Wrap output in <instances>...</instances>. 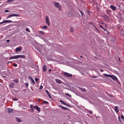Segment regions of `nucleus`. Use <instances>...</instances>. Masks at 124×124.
Returning <instances> with one entry per match:
<instances>
[{
  "label": "nucleus",
  "mask_w": 124,
  "mask_h": 124,
  "mask_svg": "<svg viewBox=\"0 0 124 124\" xmlns=\"http://www.w3.org/2000/svg\"><path fill=\"white\" fill-rule=\"evenodd\" d=\"M99 27H100V28H101L102 29H103V30H105V28H104L102 25H99Z\"/></svg>",
  "instance_id": "33"
},
{
  "label": "nucleus",
  "mask_w": 124,
  "mask_h": 124,
  "mask_svg": "<svg viewBox=\"0 0 124 124\" xmlns=\"http://www.w3.org/2000/svg\"><path fill=\"white\" fill-rule=\"evenodd\" d=\"M100 71L101 72H104V70L103 69H100Z\"/></svg>",
  "instance_id": "48"
},
{
  "label": "nucleus",
  "mask_w": 124,
  "mask_h": 124,
  "mask_svg": "<svg viewBox=\"0 0 124 124\" xmlns=\"http://www.w3.org/2000/svg\"><path fill=\"white\" fill-rule=\"evenodd\" d=\"M43 104H49V102L46 101H43Z\"/></svg>",
  "instance_id": "32"
},
{
  "label": "nucleus",
  "mask_w": 124,
  "mask_h": 124,
  "mask_svg": "<svg viewBox=\"0 0 124 124\" xmlns=\"http://www.w3.org/2000/svg\"><path fill=\"white\" fill-rule=\"evenodd\" d=\"M67 117H68V118H69V117H70V116H67Z\"/></svg>",
  "instance_id": "54"
},
{
  "label": "nucleus",
  "mask_w": 124,
  "mask_h": 124,
  "mask_svg": "<svg viewBox=\"0 0 124 124\" xmlns=\"http://www.w3.org/2000/svg\"><path fill=\"white\" fill-rule=\"evenodd\" d=\"M104 76L105 77H108V78H111L114 81H116V80H117V79H118V78L115 76L112 75H108L107 74H104Z\"/></svg>",
  "instance_id": "1"
},
{
  "label": "nucleus",
  "mask_w": 124,
  "mask_h": 124,
  "mask_svg": "<svg viewBox=\"0 0 124 124\" xmlns=\"http://www.w3.org/2000/svg\"><path fill=\"white\" fill-rule=\"evenodd\" d=\"M63 75L65 77H69V78H71V77H72V74L68 73H66V72H64L63 73Z\"/></svg>",
  "instance_id": "6"
},
{
  "label": "nucleus",
  "mask_w": 124,
  "mask_h": 124,
  "mask_svg": "<svg viewBox=\"0 0 124 124\" xmlns=\"http://www.w3.org/2000/svg\"><path fill=\"white\" fill-rule=\"evenodd\" d=\"M95 29L97 30L98 32H99V30L97 29L96 27H94Z\"/></svg>",
  "instance_id": "46"
},
{
  "label": "nucleus",
  "mask_w": 124,
  "mask_h": 124,
  "mask_svg": "<svg viewBox=\"0 0 124 124\" xmlns=\"http://www.w3.org/2000/svg\"><path fill=\"white\" fill-rule=\"evenodd\" d=\"M13 101H17L18 100V99L16 98H14L13 99Z\"/></svg>",
  "instance_id": "36"
},
{
  "label": "nucleus",
  "mask_w": 124,
  "mask_h": 124,
  "mask_svg": "<svg viewBox=\"0 0 124 124\" xmlns=\"http://www.w3.org/2000/svg\"><path fill=\"white\" fill-rule=\"evenodd\" d=\"M65 106H66L67 107H69V108H71L72 107L71 105H70L67 104H66V105H65Z\"/></svg>",
  "instance_id": "35"
},
{
  "label": "nucleus",
  "mask_w": 124,
  "mask_h": 124,
  "mask_svg": "<svg viewBox=\"0 0 124 124\" xmlns=\"http://www.w3.org/2000/svg\"><path fill=\"white\" fill-rule=\"evenodd\" d=\"M90 24H91V25H93V22H91Z\"/></svg>",
  "instance_id": "51"
},
{
  "label": "nucleus",
  "mask_w": 124,
  "mask_h": 124,
  "mask_svg": "<svg viewBox=\"0 0 124 124\" xmlns=\"http://www.w3.org/2000/svg\"><path fill=\"white\" fill-rule=\"evenodd\" d=\"M118 119H119V121L120 122H121V120H120V116L118 117Z\"/></svg>",
  "instance_id": "49"
},
{
  "label": "nucleus",
  "mask_w": 124,
  "mask_h": 124,
  "mask_svg": "<svg viewBox=\"0 0 124 124\" xmlns=\"http://www.w3.org/2000/svg\"><path fill=\"white\" fill-rule=\"evenodd\" d=\"M115 111L117 113H118L119 109H118V107L117 106L115 107Z\"/></svg>",
  "instance_id": "19"
},
{
  "label": "nucleus",
  "mask_w": 124,
  "mask_h": 124,
  "mask_svg": "<svg viewBox=\"0 0 124 124\" xmlns=\"http://www.w3.org/2000/svg\"><path fill=\"white\" fill-rule=\"evenodd\" d=\"M110 8L111 9H112L113 11H115L117 9V7L113 6V5H110Z\"/></svg>",
  "instance_id": "11"
},
{
  "label": "nucleus",
  "mask_w": 124,
  "mask_h": 124,
  "mask_svg": "<svg viewBox=\"0 0 124 124\" xmlns=\"http://www.w3.org/2000/svg\"><path fill=\"white\" fill-rule=\"evenodd\" d=\"M43 89V86H42V85H41L40 87V90H42Z\"/></svg>",
  "instance_id": "39"
},
{
  "label": "nucleus",
  "mask_w": 124,
  "mask_h": 124,
  "mask_svg": "<svg viewBox=\"0 0 124 124\" xmlns=\"http://www.w3.org/2000/svg\"><path fill=\"white\" fill-rule=\"evenodd\" d=\"M39 33L42 35H44V34H45V32H44L42 31H39Z\"/></svg>",
  "instance_id": "25"
},
{
  "label": "nucleus",
  "mask_w": 124,
  "mask_h": 124,
  "mask_svg": "<svg viewBox=\"0 0 124 124\" xmlns=\"http://www.w3.org/2000/svg\"><path fill=\"white\" fill-rule=\"evenodd\" d=\"M104 17L105 18V19L106 20V21H108L109 19V17L108 16H107V15H105L104 16Z\"/></svg>",
  "instance_id": "12"
},
{
  "label": "nucleus",
  "mask_w": 124,
  "mask_h": 124,
  "mask_svg": "<svg viewBox=\"0 0 124 124\" xmlns=\"http://www.w3.org/2000/svg\"><path fill=\"white\" fill-rule=\"evenodd\" d=\"M30 108H31V112H33L34 111V109H33V107L32 105H30Z\"/></svg>",
  "instance_id": "15"
},
{
  "label": "nucleus",
  "mask_w": 124,
  "mask_h": 124,
  "mask_svg": "<svg viewBox=\"0 0 124 124\" xmlns=\"http://www.w3.org/2000/svg\"><path fill=\"white\" fill-rule=\"evenodd\" d=\"M80 90L83 91V92H85L86 91V89H82V88H80Z\"/></svg>",
  "instance_id": "42"
},
{
  "label": "nucleus",
  "mask_w": 124,
  "mask_h": 124,
  "mask_svg": "<svg viewBox=\"0 0 124 124\" xmlns=\"http://www.w3.org/2000/svg\"><path fill=\"white\" fill-rule=\"evenodd\" d=\"M13 82L16 83H18V82H19V80H18V79H15L13 80Z\"/></svg>",
  "instance_id": "22"
},
{
  "label": "nucleus",
  "mask_w": 124,
  "mask_h": 124,
  "mask_svg": "<svg viewBox=\"0 0 124 124\" xmlns=\"http://www.w3.org/2000/svg\"><path fill=\"white\" fill-rule=\"evenodd\" d=\"M80 57L81 58H83V57H82V56H80Z\"/></svg>",
  "instance_id": "53"
},
{
  "label": "nucleus",
  "mask_w": 124,
  "mask_h": 124,
  "mask_svg": "<svg viewBox=\"0 0 124 124\" xmlns=\"http://www.w3.org/2000/svg\"><path fill=\"white\" fill-rule=\"evenodd\" d=\"M93 78H97V77L93 76Z\"/></svg>",
  "instance_id": "50"
},
{
  "label": "nucleus",
  "mask_w": 124,
  "mask_h": 124,
  "mask_svg": "<svg viewBox=\"0 0 124 124\" xmlns=\"http://www.w3.org/2000/svg\"><path fill=\"white\" fill-rule=\"evenodd\" d=\"M21 47H16V52H20L21 51Z\"/></svg>",
  "instance_id": "16"
},
{
  "label": "nucleus",
  "mask_w": 124,
  "mask_h": 124,
  "mask_svg": "<svg viewBox=\"0 0 124 124\" xmlns=\"http://www.w3.org/2000/svg\"><path fill=\"white\" fill-rule=\"evenodd\" d=\"M26 31L28 32H31V31L30 30V29H29L28 28H27L26 29Z\"/></svg>",
  "instance_id": "27"
},
{
  "label": "nucleus",
  "mask_w": 124,
  "mask_h": 124,
  "mask_svg": "<svg viewBox=\"0 0 124 124\" xmlns=\"http://www.w3.org/2000/svg\"><path fill=\"white\" fill-rule=\"evenodd\" d=\"M13 21L11 20H4L2 22H0V25H2L4 23H13Z\"/></svg>",
  "instance_id": "4"
},
{
  "label": "nucleus",
  "mask_w": 124,
  "mask_h": 124,
  "mask_svg": "<svg viewBox=\"0 0 124 124\" xmlns=\"http://www.w3.org/2000/svg\"><path fill=\"white\" fill-rule=\"evenodd\" d=\"M106 12H107V14L109 15V13L110 12V10H106Z\"/></svg>",
  "instance_id": "28"
},
{
  "label": "nucleus",
  "mask_w": 124,
  "mask_h": 124,
  "mask_svg": "<svg viewBox=\"0 0 124 124\" xmlns=\"http://www.w3.org/2000/svg\"><path fill=\"white\" fill-rule=\"evenodd\" d=\"M8 113H12L13 112V109L11 108H8Z\"/></svg>",
  "instance_id": "14"
},
{
  "label": "nucleus",
  "mask_w": 124,
  "mask_h": 124,
  "mask_svg": "<svg viewBox=\"0 0 124 124\" xmlns=\"http://www.w3.org/2000/svg\"><path fill=\"white\" fill-rule=\"evenodd\" d=\"M54 6L56 8H57L59 9V10L60 11H62V6L60 4V3L59 2H54Z\"/></svg>",
  "instance_id": "2"
},
{
  "label": "nucleus",
  "mask_w": 124,
  "mask_h": 124,
  "mask_svg": "<svg viewBox=\"0 0 124 124\" xmlns=\"http://www.w3.org/2000/svg\"><path fill=\"white\" fill-rule=\"evenodd\" d=\"M16 120L17 122H19V123H21L22 122V120H21V119H20V118H18V117H16Z\"/></svg>",
  "instance_id": "20"
},
{
  "label": "nucleus",
  "mask_w": 124,
  "mask_h": 124,
  "mask_svg": "<svg viewBox=\"0 0 124 124\" xmlns=\"http://www.w3.org/2000/svg\"><path fill=\"white\" fill-rule=\"evenodd\" d=\"M60 102H61L62 104H63L64 105H66V103L64 101H63L62 100H61L60 101Z\"/></svg>",
  "instance_id": "24"
},
{
  "label": "nucleus",
  "mask_w": 124,
  "mask_h": 124,
  "mask_svg": "<svg viewBox=\"0 0 124 124\" xmlns=\"http://www.w3.org/2000/svg\"><path fill=\"white\" fill-rule=\"evenodd\" d=\"M9 10H6L5 11V13H9Z\"/></svg>",
  "instance_id": "43"
},
{
  "label": "nucleus",
  "mask_w": 124,
  "mask_h": 124,
  "mask_svg": "<svg viewBox=\"0 0 124 124\" xmlns=\"http://www.w3.org/2000/svg\"><path fill=\"white\" fill-rule=\"evenodd\" d=\"M43 70L44 72H46L47 70V68H46V65H44L43 67Z\"/></svg>",
  "instance_id": "18"
},
{
  "label": "nucleus",
  "mask_w": 124,
  "mask_h": 124,
  "mask_svg": "<svg viewBox=\"0 0 124 124\" xmlns=\"http://www.w3.org/2000/svg\"><path fill=\"white\" fill-rule=\"evenodd\" d=\"M116 81L117 82V84L118 85H120L121 84V82L119 81V80H118V79L116 80Z\"/></svg>",
  "instance_id": "29"
},
{
  "label": "nucleus",
  "mask_w": 124,
  "mask_h": 124,
  "mask_svg": "<svg viewBox=\"0 0 124 124\" xmlns=\"http://www.w3.org/2000/svg\"><path fill=\"white\" fill-rule=\"evenodd\" d=\"M13 59H18V56L17 55H16V56H14L13 57H10V60H13Z\"/></svg>",
  "instance_id": "9"
},
{
  "label": "nucleus",
  "mask_w": 124,
  "mask_h": 124,
  "mask_svg": "<svg viewBox=\"0 0 124 124\" xmlns=\"http://www.w3.org/2000/svg\"><path fill=\"white\" fill-rule=\"evenodd\" d=\"M121 118L122 119L124 120V116L123 115H122L121 116Z\"/></svg>",
  "instance_id": "41"
},
{
  "label": "nucleus",
  "mask_w": 124,
  "mask_h": 124,
  "mask_svg": "<svg viewBox=\"0 0 124 124\" xmlns=\"http://www.w3.org/2000/svg\"><path fill=\"white\" fill-rule=\"evenodd\" d=\"M51 71V69H49V71Z\"/></svg>",
  "instance_id": "55"
},
{
  "label": "nucleus",
  "mask_w": 124,
  "mask_h": 124,
  "mask_svg": "<svg viewBox=\"0 0 124 124\" xmlns=\"http://www.w3.org/2000/svg\"><path fill=\"white\" fill-rule=\"evenodd\" d=\"M17 66H18V65H17L16 63H15L14 64V66L15 67H17Z\"/></svg>",
  "instance_id": "40"
},
{
  "label": "nucleus",
  "mask_w": 124,
  "mask_h": 124,
  "mask_svg": "<svg viewBox=\"0 0 124 124\" xmlns=\"http://www.w3.org/2000/svg\"><path fill=\"white\" fill-rule=\"evenodd\" d=\"M14 83H12L11 84H10L9 86L11 88H13L14 87Z\"/></svg>",
  "instance_id": "23"
},
{
  "label": "nucleus",
  "mask_w": 124,
  "mask_h": 124,
  "mask_svg": "<svg viewBox=\"0 0 124 124\" xmlns=\"http://www.w3.org/2000/svg\"><path fill=\"white\" fill-rule=\"evenodd\" d=\"M46 24L48 26H50V19H49V17L48 16H46Z\"/></svg>",
  "instance_id": "5"
},
{
  "label": "nucleus",
  "mask_w": 124,
  "mask_h": 124,
  "mask_svg": "<svg viewBox=\"0 0 124 124\" xmlns=\"http://www.w3.org/2000/svg\"><path fill=\"white\" fill-rule=\"evenodd\" d=\"M55 81L56 82V83H57L58 84H62V81L58 78H56L55 79Z\"/></svg>",
  "instance_id": "10"
},
{
  "label": "nucleus",
  "mask_w": 124,
  "mask_h": 124,
  "mask_svg": "<svg viewBox=\"0 0 124 124\" xmlns=\"http://www.w3.org/2000/svg\"><path fill=\"white\" fill-rule=\"evenodd\" d=\"M38 80H39V79H38V78H35V81H36V82L37 83Z\"/></svg>",
  "instance_id": "34"
},
{
  "label": "nucleus",
  "mask_w": 124,
  "mask_h": 124,
  "mask_svg": "<svg viewBox=\"0 0 124 124\" xmlns=\"http://www.w3.org/2000/svg\"><path fill=\"white\" fill-rule=\"evenodd\" d=\"M79 12L81 13L82 16H83V13L80 10L79 11Z\"/></svg>",
  "instance_id": "45"
},
{
  "label": "nucleus",
  "mask_w": 124,
  "mask_h": 124,
  "mask_svg": "<svg viewBox=\"0 0 124 124\" xmlns=\"http://www.w3.org/2000/svg\"><path fill=\"white\" fill-rule=\"evenodd\" d=\"M6 42L7 43H10V40H6Z\"/></svg>",
  "instance_id": "44"
},
{
  "label": "nucleus",
  "mask_w": 124,
  "mask_h": 124,
  "mask_svg": "<svg viewBox=\"0 0 124 124\" xmlns=\"http://www.w3.org/2000/svg\"><path fill=\"white\" fill-rule=\"evenodd\" d=\"M60 107L63 110H68V109L67 108L65 107H63L62 106H60Z\"/></svg>",
  "instance_id": "17"
},
{
  "label": "nucleus",
  "mask_w": 124,
  "mask_h": 124,
  "mask_svg": "<svg viewBox=\"0 0 124 124\" xmlns=\"http://www.w3.org/2000/svg\"><path fill=\"white\" fill-rule=\"evenodd\" d=\"M70 32H74V29H73V28H71V29H70Z\"/></svg>",
  "instance_id": "38"
},
{
  "label": "nucleus",
  "mask_w": 124,
  "mask_h": 124,
  "mask_svg": "<svg viewBox=\"0 0 124 124\" xmlns=\"http://www.w3.org/2000/svg\"><path fill=\"white\" fill-rule=\"evenodd\" d=\"M95 29L97 30L98 32H99V30L97 29L96 27H94Z\"/></svg>",
  "instance_id": "47"
},
{
  "label": "nucleus",
  "mask_w": 124,
  "mask_h": 124,
  "mask_svg": "<svg viewBox=\"0 0 124 124\" xmlns=\"http://www.w3.org/2000/svg\"><path fill=\"white\" fill-rule=\"evenodd\" d=\"M66 95H67V96H69L70 97H71V95L70 94L68 93H66Z\"/></svg>",
  "instance_id": "37"
},
{
  "label": "nucleus",
  "mask_w": 124,
  "mask_h": 124,
  "mask_svg": "<svg viewBox=\"0 0 124 124\" xmlns=\"http://www.w3.org/2000/svg\"><path fill=\"white\" fill-rule=\"evenodd\" d=\"M48 29V26H44L43 27H42V29L44 30V29Z\"/></svg>",
  "instance_id": "26"
},
{
  "label": "nucleus",
  "mask_w": 124,
  "mask_h": 124,
  "mask_svg": "<svg viewBox=\"0 0 124 124\" xmlns=\"http://www.w3.org/2000/svg\"><path fill=\"white\" fill-rule=\"evenodd\" d=\"M2 1H3V0H1Z\"/></svg>",
  "instance_id": "57"
},
{
  "label": "nucleus",
  "mask_w": 124,
  "mask_h": 124,
  "mask_svg": "<svg viewBox=\"0 0 124 124\" xmlns=\"http://www.w3.org/2000/svg\"><path fill=\"white\" fill-rule=\"evenodd\" d=\"M19 58L26 59V56L24 55H17V59Z\"/></svg>",
  "instance_id": "8"
},
{
  "label": "nucleus",
  "mask_w": 124,
  "mask_h": 124,
  "mask_svg": "<svg viewBox=\"0 0 124 124\" xmlns=\"http://www.w3.org/2000/svg\"><path fill=\"white\" fill-rule=\"evenodd\" d=\"M15 0H8L7 2L11 3V2L14 1Z\"/></svg>",
  "instance_id": "30"
},
{
  "label": "nucleus",
  "mask_w": 124,
  "mask_h": 124,
  "mask_svg": "<svg viewBox=\"0 0 124 124\" xmlns=\"http://www.w3.org/2000/svg\"><path fill=\"white\" fill-rule=\"evenodd\" d=\"M105 25L106 26H107V25H106V24H105Z\"/></svg>",
  "instance_id": "56"
},
{
  "label": "nucleus",
  "mask_w": 124,
  "mask_h": 124,
  "mask_svg": "<svg viewBox=\"0 0 124 124\" xmlns=\"http://www.w3.org/2000/svg\"><path fill=\"white\" fill-rule=\"evenodd\" d=\"M119 61L120 62H121V60H120V58H119Z\"/></svg>",
  "instance_id": "52"
},
{
  "label": "nucleus",
  "mask_w": 124,
  "mask_h": 124,
  "mask_svg": "<svg viewBox=\"0 0 124 124\" xmlns=\"http://www.w3.org/2000/svg\"><path fill=\"white\" fill-rule=\"evenodd\" d=\"M29 78L31 80V82L34 85H35V81H34V79H33V78H32L31 77H29Z\"/></svg>",
  "instance_id": "13"
},
{
  "label": "nucleus",
  "mask_w": 124,
  "mask_h": 124,
  "mask_svg": "<svg viewBox=\"0 0 124 124\" xmlns=\"http://www.w3.org/2000/svg\"><path fill=\"white\" fill-rule=\"evenodd\" d=\"M46 93H47V95H48L49 98H51L52 97V96H51V94H50V93H49L48 90H46Z\"/></svg>",
  "instance_id": "21"
},
{
  "label": "nucleus",
  "mask_w": 124,
  "mask_h": 124,
  "mask_svg": "<svg viewBox=\"0 0 124 124\" xmlns=\"http://www.w3.org/2000/svg\"><path fill=\"white\" fill-rule=\"evenodd\" d=\"M13 16H15V17H20V15L17 14H11V15H8L7 16V19H9V18H11V17H12Z\"/></svg>",
  "instance_id": "3"
},
{
  "label": "nucleus",
  "mask_w": 124,
  "mask_h": 124,
  "mask_svg": "<svg viewBox=\"0 0 124 124\" xmlns=\"http://www.w3.org/2000/svg\"><path fill=\"white\" fill-rule=\"evenodd\" d=\"M29 83H28V82L25 83V86H26V87H29Z\"/></svg>",
  "instance_id": "31"
},
{
  "label": "nucleus",
  "mask_w": 124,
  "mask_h": 124,
  "mask_svg": "<svg viewBox=\"0 0 124 124\" xmlns=\"http://www.w3.org/2000/svg\"><path fill=\"white\" fill-rule=\"evenodd\" d=\"M34 109H36L39 112H40V108L38 107L37 105H35L33 107Z\"/></svg>",
  "instance_id": "7"
}]
</instances>
